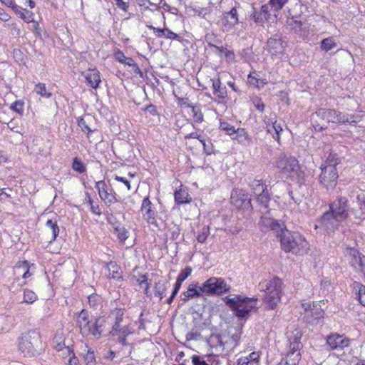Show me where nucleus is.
Here are the masks:
<instances>
[{
  "label": "nucleus",
  "mask_w": 365,
  "mask_h": 365,
  "mask_svg": "<svg viewBox=\"0 0 365 365\" xmlns=\"http://www.w3.org/2000/svg\"><path fill=\"white\" fill-rule=\"evenodd\" d=\"M16 270L18 272L20 271H23L22 277L24 279H26L31 275V273L29 272V264L27 261L20 262L16 267Z\"/></svg>",
  "instance_id": "nucleus-41"
},
{
  "label": "nucleus",
  "mask_w": 365,
  "mask_h": 365,
  "mask_svg": "<svg viewBox=\"0 0 365 365\" xmlns=\"http://www.w3.org/2000/svg\"><path fill=\"white\" fill-rule=\"evenodd\" d=\"M356 294L361 304L365 307V286L359 282L354 281L352 284Z\"/></svg>",
  "instance_id": "nucleus-35"
},
{
  "label": "nucleus",
  "mask_w": 365,
  "mask_h": 365,
  "mask_svg": "<svg viewBox=\"0 0 365 365\" xmlns=\"http://www.w3.org/2000/svg\"><path fill=\"white\" fill-rule=\"evenodd\" d=\"M18 349L25 357H34L44 349V344L38 330L31 329L18 339Z\"/></svg>",
  "instance_id": "nucleus-4"
},
{
  "label": "nucleus",
  "mask_w": 365,
  "mask_h": 365,
  "mask_svg": "<svg viewBox=\"0 0 365 365\" xmlns=\"http://www.w3.org/2000/svg\"><path fill=\"white\" fill-rule=\"evenodd\" d=\"M223 31H229L239 24V14L235 7L224 12L220 19Z\"/></svg>",
  "instance_id": "nucleus-19"
},
{
  "label": "nucleus",
  "mask_w": 365,
  "mask_h": 365,
  "mask_svg": "<svg viewBox=\"0 0 365 365\" xmlns=\"http://www.w3.org/2000/svg\"><path fill=\"white\" fill-rule=\"evenodd\" d=\"M14 190L11 188L0 189V201L5 202L13 197Z\"/></svg>",
  "instance_id": "nucleus-51"
},
{
  "label": "nucleus",
  "mask_w": 365,
  "mask_h": 365,
  "mask_svg": "<svg viewBox=\"0 0 365 365\" xmlns=\"http://www.w3.org/2000/svg\"><path fill=\"white\" fill-rule=\"evenodd\" d=\"M350 204L346 197L338 196L329 205V210L317 220L315 228L324 230L328 235L334 234L342 227L349 217Z\"/></svg>",
  "instance_id": "nucleus-1"
},
{
  "label": "nucleus",
  "mask_w": 365,
  "mask_h": 365,
  "mask_svg": "<svg viewBox=\"0 0 365 365\" xmlns=\"http://www.w3.org/2000/svg\"><path fill=\"white\" fill-rule=\"evenodd\" d=\"M302 336V333L299 329H295L288 335V356H292L297 352L296 356L299 358V350L302 346L301 342Z\"/></svg>",
  "instance_id": "nucleus-17"
},
{
  "label": "nucleus",
  "mask_w": 365,
  "mask_h": 365,
  "mask_svg": "<svg viewBox=\"0 0 365 365\" xmlns=\"http://www.w3.org/2000/svg\"><path fill=\"white\" fill-rule=\"evenodd\" d=\"M72 168L78 173H83L86 171V165L80 158L76 157L73 159Z\"/></svg>",
  "instance_id": "nucleus-46"
},
{
  "label": "nucleus",
  "mask_w": 365,
  "mask_h": 365,
  "mask_svg": "<svg viewBox=\"0 0 365 365\" xmlns=\"http://www.w3.org/2000/svg\"><path fill=\"white\" fill-rule=\"evenodd\" d=\"M230 289V286L221 277H210L200 286V291L207 296L222 295Z\"/></svg>",
  "instance_id": "nucleus-7"
},
{
  "label": "nucleus",
  "mask_w": 365,
  "mask_h": 365,
  "mask_svg": "<svg viewBox=\"0 0 365 365\" xmlns=\"http://www.w3.org/2000/svg\"><path fill=\"white\" fill-rule=\"evenodd\" d=\"M106 267L109 271L108 277L114 279H122L123 272L118 264L114 262L110 261L106 264Z\"/></svg>",
  "instance_id": "nucleus-30"
},
{
  "label": "nucleus",
  "mask_w": 365,
  "mask_h": 365,
  "mask_svg": "<svg viewBox=\"0 0 365 365\" xmlns=\"http://www.w3.org/2000/svg\"><path fill=\"white\" fill-rule=\"evenodd\" d=\"M341 163V159L338 157L336 153L332 152L329 153L324 163L320 167H331L333 169H336V166Z\"/></svg>",
  "instance_id": "nucleus-34"
},
{
  "label": "nucleus",
  "mask_w": 365,
  "mask_h": 365,
  "mask_svg": "<svg viewBox=\"0 0 365 365\" xmlns=\"http://www.w3.org/2000/svg\"><path fill=\"white\" fill-rule=\"evenodd\" d=\"M232 139L245 145L250 144L252 141V138L244 128L236 129L235 136L232 137Z\"/></svg>",
  "instance_id": "nucleus-31"
},
{
  "label": "nucleus",
  "mask_w": 365,
  "mask_h": 365,
  "mask_svg": "<svg viewBox=\"0 0 365 365\" xmlns=\"http://www.w3.org/2000/svg\"><path fill=\"white\" fill-rule=\"evenodd\" d=\"M141 280H138V282H139V284L140 286H143V284H145L144 286V293L147 295V296H150V294L149 293V288H150V282H148V279L147 277V276L145 274H143L141 276Z\"/></svg>",
  "instance_id": "nucleus-59"
},
{
  "label": "nucleus",
  "mask_w": 365,
  "mask_h": 365,
  "mask_svg": "<svg viewBox=\"0 0 365 365\" xmlns=\"http://www.w3.org/2000/svg\"><path fill=\"white\" fill-rule=\"evenodd\" d=\"M78 125L81 127L82 131L87 134V136L89 138L90 135L93 132V130L87 125L86 120L83 118H79L78 119Z\"/></svg>",
  "instance_id": "nucleus-56"
},
{
  "label": "nucleus",
  "mask_w": 365,
  "mask_h": 365,
  "mask_svg": "<svg viewBox=\"0 0 365 365\" xmlns=\"http://www.w3.org/2000/svg\"><path fill=\"white\" fill-rule=\"evenodd\" d=\"M252 102L257 110H259L260 112L264 111L265 106L260 98L257 97V96L254 97L252 98Z\"/></svg>",
  "instance_id": "nucleus-61"
},
{
  "label": "nucleus",
  "mask_w": 365,
  "mask_h": 365,
  "mask_svg": "<svg viewBox=\"0 0 365 365\" xmlns=\"http://www.w3.org/2000/svg\"><path fill=\"white\" fill-rule=\"evenodd\" d=\"M10 108L16 113L22 115L24 112V102L22 101H16L11 105Z\"/></svg>",
  "instance_id": "nucleus-50"
},
{
  "label": "nucleus",
  "mask_w": 365,
  "mask_h": 365,
  "mask_svg": "<svg viewBox=\"0 0 365 365\" xmlns=\"http://www.w3.org/2000/svg\"><path fill=\"white\" fill-rule=\"evenodd\" d=\"M281 249L296 256H304L309 250V244L305 237L298 232L287 230L285 227L277 234Z\"/></svg>",
  "instance_id": "nucleus-2"
},
{
  "label": "nucleus",
  "mask_w": 365,
  "mask_h": 365,
  "mask_svg": "<svg viewBox=\"0 0 365 365\" xmlns=\"http://www.w3.org/2000/svg\"><path fill=\"white\" fill-rule=\"evenodd\" d=\"M88 304L93 309H97L101 305V298L97 294H91L88 297Z\"/></svg>",
  "instance_id": "nucleus-53"
},
{
  "label": "nucleus",
  "mask_w": 365,
  "mask_h": 365,
  "mask_svg": "<svg viewBox=\"0 0 365 365\" xmlns=\"http://www.w3.org/2000/svg\"><path fill=\"white\" fill-rule=\"evenodd\" d=\"M175 201L178 205H182L190 203L192 201V197L188 194L185 189H179L175 192Z\"/></svg>",
  "instance_id": "nucleus-32"
},
{
  "label": "nucleus",
  "mask_w": 365,
  "mask_h": 365,
  "mask_svg": "<svg viewBox=\"0 0 365 365\" xmlns=\"http://www.w3.org/2000/svg\"><path fill=\"white\" fill-rule=\"evenodd\" d=\"M187 107L191 108L193 120L195 122L200 123L204 120L200 105L193 106L192 104H187Z\"/></svg>",
  "instance_id": "nucleus-37"
},
{
  "label": "nucleus",
  "mask_w": 365,
  "mask_h": 365,
  "mask_svg": "<svg viewBox=\"0 0 365 365\" xmlns=\"http://www.w3.org/2000/svg\"><path fill=\"white\" fill-rule=\"evenodd\" d=\"M304 9H307V6L300 1H297L295 4L288 9L289 16L287 19L297 20V19L300 18L304 14Z\"/></svg>",
  "instance_id": "nucleus-26"
},
{
  "label": "nucleus",
  "mask_w": 365,
  "mask_h": 365,
  "mask_svg": "<svg viewBox=\"0 0 365 365\" xmlns=\"http://www.w3.org/2000/svg\"><path fill=\"white\" fill-rule=\"evenodd\" d=\"M210 235V227L204 226L199 235L197 237V240L200 243H204Z\"/></svg>",
  "instance_id": "nucleus-55"
},
{
  "label": "nucleus",
  "mask_w": 365,
  "mask_h": 365,
  "mask_svg": "<svg viewBox=\"0 0 365 365\" xmlns=\"http://www.w3.org/2000/svg\"><path fill=\"white\" fill-rule=\"evenodd\" d=\"M324 311L320 305L314 302L312 305L309 304L308 308H305L304 321L312 325L317 324L324 317Z\"/></svg>",
  "instance_id": "nucleus-13"
},
{
  "label": "nucleus",
  "mask_w": 365,
  "mask_h": 365,
  "mask_svg": "<svg viewBox=\"0 0 365 365\" xmlns=\"http://www.w3.org/2000/svg\"><path fill=\"white\" fill-rule=\"evenodd\" d=\"M96 188L98 190L99 197L106 205L110 206L112 203L118 201L115 192L111 189L110 191L104 180L96 182Z\"/></svg>",
  "instance_id": "nucleus-18"
},
{
  "label": "nucleus",
  "mask_w": 365,
  "mask_h": 365,
  "mask_svg": "<svg viewBox=\"0 0 365 365\" xmlns=\"http://www.w3.org/2000/svg\"><path fill=\"white\" fill-rule=\"evenodd\" d=\"M231 204L238 210L252 211V205L249 194L243 190H233L230 196Z\"/></svg>",
  "instance_id": "nucleus-9"
},
{
  "label": "nucleus",
  "mask_w": 365,
  "mask_h": 365,
  "mask_svg": "<svg viewBox=\"0 0 365 365\" xmlns=\"http://www.w3.org/2000/svg\"><path fill=\"white\" fill-rule=\"evenodd\" d=\"M212 88L213 95L216 96L220 101H225L227 99V91L225 85H222L220 78H212Z\"/></svg>",
  "instance_id": "nucleus-22"
},
{
  "label": "nucleus",
  "mask_w": 365,
  "mask_h": 365,
  "mask_svg": "<svg viewBox=\"0 0 365 365\" xmlns=\"http://www.w3.org/2000/svg\"><path fill=\"white\" fill-rule=\"evenodd\" d=\"M114 228V233L117 235L118 240L121 242H124L128 238V231L127 229L117 222H113L110 220H108Z\"/></svg>",
  "instance_id": "nucleus-29"
},
{
  "label": "nucleus",
  "mask_w": 365,
  "mask_h": 365,
  "mask_svg": "<svg viewBox=\"0 0 365 365\" xmlns=\"http://www.w3.org/2000/svg\"><path fill=\"white\" fill-rule=\"evenodd\" d=\"M86 365H96V359L94 351L88 349L83 356Z\"/></svg>",
  "instance_id": "nucleus-48"
},
{
  "label": "nucleus",
  "mask_w": 365,
  "mask_h": 365,
  "mask_svg": "<svg viewBox=\"0 0 365 365\" xmlns=\"http://www.w3.org/2000/svg\"><path fill=\"white\" fill-rule=\"evenodd\" d=\"M288 0H269V4L274 11H278L282 9Z\"/></svg>",
  "instance_id": "nucleus-52"
},
{
  "label": "nucleus",
  "mask_w": 365,
  "mask_h": 365,
  "mask_svg": "<svg viewBox=\"0 0 365 365\" xmlns=\"http://www.w3.org/2000/svg\"><path fill=\"white\" fill-rule=\"evenodd\" d=\"M286 23L290 26L291 29L303 39H307L310 35V24L307 21L293 20L287 19Z\"/></svg>",
  "instance_id": "nucleus-16"
},
{
  "label": "nucleus",
  "mask_w": 365,
  "mask_h": 365,
  "mask_svg": "<svg viewBox=\"0 0 365 365\" xmlns=\"http://www.w3.org/2000/svg\"><path fill=\"white\" fill-rule=\"evenodd\" d=\"M297 159L294 157H287L285 155H280L276 160V167L282 174L288 175L292 167L297 163Z\"/></svg>",
  "instance_id": "nucleus-20"
},
{
  "label": "nucleus",
  "mask_w": 365,
  "mask_h": 365,
  "mask_svg": "<svg viewBox=\"0 0 365 365\" xmlns=\"http://www.w3.org/2000/svg\"><path fill=\"white\" fill-rule=\"evenodd\" d=\"M11 9L17 16H19L25 22L29 23L30 21H32V16H33L32 12H30V15L26 16L22 11V10H24V9L20 6H19L16 4L14 5H13ZM25 10L28 12V11L26 9H25Z\"/></svg>",
  "instance_id": "nucleus-40"
},
{
  "label": "nucleus",
  "mask_w": 365,
  "mask_h": 365,
  "mask_svg": "<svg viewBox=\"0 0 365 365\" xmlns=\"http://www.w3.org/2000/svg\"><path fill=\"white\" fill-rule=\"evenodd\" d=\"M167 290V282L163 280H159L154 284L155 294L162 299L165 296Z\"/></svg>",
  "instance_id": "nucleus-38"
},
{
  "label": "nucleus",
  "mask_w": 365,
  "mask_h": 365,
  "mask_svg": "<svg viewBox=\"0 0 365 365\" xmlns=\"http://www.w3.org/2000/svg\"><path fill=\"white\" fill-rule=\"evenodd\" d=\"M321 173L319 175V184L327 190L334 189L337 184L339 178L336 169L331 167H320Z\"/></svg>",
  "instance_id": "nucleus-10"
},
{
  "label": "nucleus",
  "mask_w": 365,
  "mask_h": 365,
  "mask_svg": "<svg viewBox=\"0 0 365 365\" xmlns=\"http://www.w3.org/2000/svg\"><path fill=\"white\" fill-rule=\"evenodd\" d=\"M141 110L143 111L148 112L153 116H156L159 115L156 106L153 104H150L145 107L141 108Z\"/></svg>",
  "instance_id": "nucleus-63"
},
{
  "label": "nucleus",
  "mask_w": 365,
  "mask_h": 365,
  "mask_svg": "<svg viewBox=\"0 0 365 365\" xmlns=\"http://www.w3.org/2000/svg\"><path fill=\"white\" fill-rule=\"evenodd\" d=\"M282 131V128L279 124H275L272 125L270 128H268V133H270L273 138L275 139L277 142H279L280 139V133Z\"/></svg>",
  "instance_id": "nucleus-47"
},
{
  "label": "nucleus",
  "mask_w": 365,
  "mask_h": 365,
  "mask_svg": "<svg viewBox=\"0 0 365 365\" xmlns=\"http://www.w3.org/2000/svg\"><path fill=\"white\" fill-rule=\"evenodd\" d=\"M133 333V331L131 330V328H130L129 326H124L123 327H118L115 333L113 335H110L111 336H115L118 335L121 336H128Z\"/></svg>",
  "instance_id": "nucleus-58"
},
{
  "label": "nucleus",
  "mask_w": 365,
  "mask_h": 365,
  "mask_svg": "<svg viewBox=\"0 0 365 365\" xmlns=\"http://www.w3.org/2000/svg\"><path fill=\"white\" fill-rule=\"evenodd\" d=\"M326 346L329 350L341 351L350 346V339L343 334L331 333L326 337Z\"/></svg>",
  "instance_id": "nucleus-12"
},
{
  "label": "nucleus",
  "mask_w": 365,
  "mask_h": 365,
  "mask_svg": "<svg viewBox=\"0 0 365 365\" xmlns=\"http://www.w3.org/2000/svg\"><path fill=\"white\" fill-rule=\"evenodd\" d=\"M336 43L332 37L324 38L321 42V49L326 52L334 48Z\"/></svg>",
  "instance_id": "nucleus-42"
},
{
  "label": "nucleus",
  "mask_w": 365,
  "mask_h": 365,
  "mask_svg": "<svg viewBox=\"0 0 365 365\" xmlns=\"http://www.w3.org/2000/svg\"><path fill=\"white\" fill-rule=\"evenodd\" d=\"M245 358L247 359V360H249L252 364L258 365L259 356L257 352H252L248 356Z\"/></svg>",
  "instance_id": "nucleus-64"
},
{
  "label": "nucleus",
  "mask_w": 365,
  "mask_h": 365,
  "mask_svg": "<svg viewBox=\"0 0 365 365\" xmlns=\"http://www.w3.org/2000/svg\"><path fill=\"white\" fill-rule=\"evenodd\" d=\"M261 212L263 213L259 222L261 230L267 232L270 230L274 231L277 234L279 233L284 228V225H281L277 221L273 220L269 216V210L261 211Z\"/></svg>",
  "instance_id": "nucleus-15"
},
{
  "label": "nucleus",
  "mask_w": 365,
  "mask_h": 365,
  "mask_svg": "<svg viewBox=\"0 0 365 365\" xmlns=\"http://www.w3.org/2000/svg\"><path fill=\"white\" fill-rule=\"evenodd\" d=\"M192 272V267L190 266H187L185 269L180 271L176 280L183 282L191 274Z\"/></svg>",
  "instance_id": "nucleus-54"
},
{
  "label": "nucleus",
  "mask_w": 365,
  "mask_h": 365,
  "mask_svg": "<svg viewBox=\"0 0 365 365\" xmlns=\"http://www.w3.org/2000/svg\"><path fill=\"white\" fill-rule=\"evenodd\" d=\"M147 27L153 30L156 37L158 38H165L169 40H175L178 41H181V36L168 28L158 29L153 25H147Z\"/></svg>",
  "instance_id": "nucleus-21"
},
{
  "label": "nucleus",
  "mask_w": 365,
  "mask_h": 365,
  "mask_svg": "<svg viewBox=\"0 0 365 365\" xmlns=\"http://www.w3.org/2000/svg\"><path fill=\"white\" fill-rule=\"evenodd\" d=\"M287 46V42L285 38L280 35L275 34L268 38L267 41V51L272 57H279L284 54V50Z\"/></svg>",
  "instance_id": "nucleus-11"
},
{
  "label": "nucleus",
  "mask_w": 365,
  "mask_h": 365,
  "mask_svg": "<svg viewBox=\"0 0 365 365\" xmlns=\"http://www.w3.org/2000/svg\"><path fill=\"white\" fill-rule=\"evenodd\" d=\"M143 219L150 225L158 228L159 225L156 220V212L154 210L153 204L148 197L143 199L140 207Z\"/></svg>",
  "instance_id": "nucleus-14"
},
{
  "label": "nucleus",
  "mask_w": 365,
  "mask_h": 365,
  "mask_svg": "<svg viewBox=\"0 0 365 365\" xmlns=\"http://www.w3.org/2000/svg\"><path fill=\"white\" fill-rule=\"evenodd\" d=\"M250 187L256 196L267 191V185L262 180H252L250 182Z\"/></svg>",
  "instance_id": "nucleus-33"
},
{
  "label": "nucleus",
  "mask_w": 365,
  "mask_h": 365,
  "mask_svg": "<svg viewBox=\"0 0 365 365\" xmlns=\"http://www.w3.org/2000/svg\"><path fill=\"white\" fill-rule=\"evenodd\" d=\"M87 197L88 198V202L89 203L91 206V210L93 214H96L97 215H101L102 212L99 207V205L97 203H95L93 199L91 197L88 193H86Z\"/></svg>",
  "instance_id": "nucleus-57"
},
{
  "label": "nucleus",
  "mask_w": 365,
  "mask_h": 365,
  "mask_svg": "<svg viewBox=\"0 0 365 365\" xmlns=\"http://www.w3.org/2000/svg\"><path fill=\"white\" fill-rule=\"evenodd\" d=\"M220 129L230 136L234 135L236 133L235 128L226 121H220Z\"/></svg>",
  "instance_id": "nucleus-45"
},
{
  "label": "nucleus",
  "mask_w": 365,
  "mask_h": 365,
  "mask_svg": "<svg viewBox=\"0 0 365 365\" xmlns=\"http://www.w3.org/2000/svg\"><path fill=\"white\" fill-rule=\"evenodd\" d=\"M258 289L265 293L264 302L266 309L273 310L281 299L283 282L279 277H274L271 280L264 279L259 283Z\"/></svg>",
  "instance_id": "nucleus-5"
},
{
  "label": "nucleus",
  "mask_w": 365,
  "mask_h": 365,
  "mask_svg": "<svg viewBox=\"0 0 365 365\" xmlns=\"http://www.w3.org/2000/svg\"><path fill=\"white\" fill-rule=\"evenodd\" d=\"M263 121L266 125L267 131L268 132V128H270L272 125H274L275 123H277L276 115L274 113H272L269 117L264 116Z\"/></svg>",
  "instance_id": "nucleus-60"
},
{
  "label": "nucleus",
  "mask_w": 365,
  "mask_h": 365,
  "mask_svg": "<svg viewBox=\"0 0 365 365\" xmlns=\"http://www.w3.org/2000/svg\"><path fill=\"white\" fill-rule=\"evenodd\" d=\"M256 197L257 203L261 206V210L264 209V211L269 210V204L270 202V196L268 193V190L257 195Z\"/></svg>",
  "instance_id": "nucleus-36"
},
{
  "label": "nucleus",
  "mask_w": 365,
  "mask_h": 365,
  "mask_svg": "<svg viewBox=\"0 0 365 365\" xmlns=\"http://www.w3.org/2000/svg\"><path fill=\"white\" fill-rule=\"evenodd\" d=\"M270 5L268 4H264L261 6V9L259 10L262 16L264 17V21H267L271 16L270 10H269Z\"/></svg>",
  "instance_id": "nucleus-62"
},
{
  "label": "nucleus",
  "mask_w": 365,
  "mask_h": 365,
  "mask_svg": "<svg viewBox=\"0 0 365 365\" xmlns=\"http://www.w3.org/2000/svg\"><path fill=\"white\" fill-rule=\"evenodd\" d=\"M202 296L203 293L200 291V286H197L195 284H191L189 285L187 291L182 293L181 301L186 302L192 298H199Z\"/></svg>",
  "instance_id": "nucleus-23"
},
{
  "label": "nucleus",
  "mask_w": 365,
  "mask_h": 365,
  "mask_svg": "<svg viewBox=\"0 0 365 365\" xmlns=\"http://www.w3.org/2000/svg\"><path fill=\"white\" fill-rule=\"evenodd\" d=\"M123 309H115L110 312V317L113 319L114 322L112 329L109 332L110 335H113L115 333L117 329L120 327V324L123 322Z\"/></svg>",
  "instance_id": "nucleus-24"
},
{
  "label": "nucleus",
  "mask_w": 365,
  "mask_h": 365,
  "mask_svg": "<svg viewBox=\"0 0 365 365\" xmlns=\"http://www.w3.org/2000/svg\"><path fill=\"white\" fill-rule=\"evenodd\" d=\"M88 84L94 89L99 86L101 83L100 73L96 69L89 70L85 75Z\"/></svg>",
  "instance_id": "nucleus-27"
},
{
  "label": "nucleus",
  "mask_w": 365,
  "mask_h": 365,
  "mask_svg": "<svg viewBox=\"0 0 365 365\" xmlns=\"http://www.w3.org/2000/svg\"><path fill=\"white\" fill-rule=\"evenodd\" d=\"M77 315V326L83 336H93L100 339L103 333L106 319L103 317H97L92 321L89 320V314L86 309H82Z\"/></svg>",
  "instance_id": "nucleus-3"
},
{
  "label": "nucleus",
  "mask_w": 365,
  "mask_h": 365,
  "mask_svg": "<svg viewBox=\"0 0 365 365\" xmlns=\"http://www.w3.org/2000/svg\"><path fill=\"white\" fill-rule=\"evenodd\" d=\"M306 168L302 166V168L298 170V173L294 175L292 178V181L296 182L299 186L304 185L307 182V179L308 178L307 174L305 172Z\"/></svg>",
  "instance_id": "nucleus-39"
},
{
  "label": "nucleus",
  "mask_w": 365,
  "mask_h": 365,
  "mask_svg": "<svg viewBox=\"0 0 365 365\" xmlns=\"http://www.w3.org/2000/svg\"><path fill=\"white\" fill-rule=\"evenodd\" d=\"M250 16V19L257 24H262L265 22L264 17H263L260 11H257L255 7H252V11Z\"/></svg>",
  "instance_id": "nucleus-49"
},
{
  "label": "nucleus",
  "mask_w": 365,
  "mask_h": 365,
  "mask_svg": "<svg viewBox=\"0 0 365 365\" xmlns=\"http://www.w3.org/2000/svg\"><path fill=\"white\" fill-rule=\"evenodd\" d=\"M45 225L48 230L51 232V236L48 240V242L51 244L56 240L60 231L56 218L48 220Z\"/></svg>",
  "instance_id": "nucleus-28"
},
{
  "label": "nucleus",
  "mask_w": 365,
  "mask_h": 365,
  "mask_svg": "<svg viewBox=\"0 0 365 365\" xmlns=\"http://www.w3.org/2000/svg\"><path fill=\"white\" fill-rule=\"evenodd\" d=\"M257 300L255 297H242L239 295L233 298H227L225 303L237 317L243 318L256 307Z\"/></svg>",
  "instance_id": "nucleus-6"
},
{
  "label": "nucleus",
  "mask_w": 365,
  "mask_h": 365,
  "mask_svg": "<svg viewBox=\"0 0 365 365\" xmlns=\"http://www.w3.org/2000/svg\"><path fill=\"white\" fill-rule=\"evenodd\" d=\"M351 254L353 256L351 264L356 267L358 266L359 271L363 274L365 277V256L361 255L356 250H351Z\"/></svg>",
  "instance_id": "nucleus-25"
},
{
  "label": "nucleus",
  "mask_w": 365,
  "mask_h": 365,
  "mask_svg": "<svg viewBox=\"0 0 365 365\" xmlns=\"http://www.w3.org/2000/svg\"><path fill=\"white\" fill-rule=\"evenodd\" d=\"M37 299V295L30 289H24L23 303L33 304Z\"/></svg>",
  "instance_id": "nucleus-44"
},
{
  "label": "nucleus",
  "mask_w": 365,
  "mask_h": 365,
  "mask_svg": "<svg viewBox=\"0 0 365 365\" xmlns=\"http://www.w3.org/2000/svg\"><path fill=\"white\" fill-rule=\"evenodd\" d=\"M314 115L326 120L327 123L340 124L349 122L347 115L335 109L321 108L317 109L315 113L312 114V116Z\"/></svg>",
  "instance_id": "nucleus-8"
},
{
  "label": "nucleus",
  "mask_w": 365,
  "mask_h": 365,
  "mask_svg": "<svg viewBox=\"0 0 365 365\" xmlns=\"http://www.w3.org/2000/svg\"><path fill=\"white\" fill-rule=\"evenodd\" d=\"M34 91L43 98H48L51 96V93L47 91L46 85L44 83H39L35 86Z\"/></svg>",
  "instance_id": "nucleus-43"
}]
</instances>
